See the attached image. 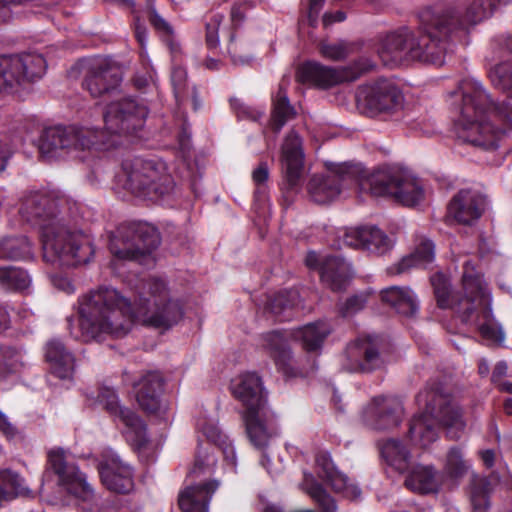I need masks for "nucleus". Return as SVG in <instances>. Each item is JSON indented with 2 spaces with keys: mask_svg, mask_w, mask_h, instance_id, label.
<instances>
[{
  "mask_svg": "<svg viewBox=\"0 0 512 512\" xmlns=\"http://www.w3.org/2000/svg\"><path fill=\"white\" fill-rule=\"evenodd\" d=\"M78 314V327L71 329V334L88 342L106 334L124 335L133 322L167 330L184 312L180 301L170 297L163 280L149 278L141 282L133 305L116 289L101 287L79 298Z\"/></svg>",
  "mask_w": 512,
  "mask_h": 512,
  "instance_id": "nucleus-1",
  "label": "nucleus"
},
{
  "mask_svg": "<svg viewBox=\"0 0 512 512\" xmlns=\"http://www.w3.org/2000/svg\"><path fill=\"white\" fill-rule=\"evenodd\" d=\"M491 65L488 75L492 85L505 93V99L495 104L480 81L463 79L459 84L460 102L455 109L454 133L463 143L494 150L502 137L512 130V36H500L492 42Z\"/></svg>",
  "mask_w": 512,
  "mask_h": 512,
  "instance_id": "nucleus-2",
  "label": "nucleus"
},
{
  "mask_svg": "<svg viewBox=\"0 0 512 512\" xmlns=\"http://www.w3.org/2000/svg\"><path fill=\"white\" fill-rule=\"evenodd\" d=\"M60 198L54 191H34L25 195L20 203L21 217L41 229L43 259L47 263L81 265L88 263L94 248L91 238L70 230L57 218Z\"/></svg>",
  "mask_w": 512,
  "mask_h": 512,
  "instance_id": "nucleus-3",
  "label": "nucleus"
},
{
  "mask_svg": "<svg viewBox=\"0 0 512 512\" xmlns=\"http://www.w3.org/2000/svg\"><path fill=\"white\" fill-rule=\"evenodd\" d=\"M453 16V11L433 12L425 15L423 31L400 28L381 37L375 48L384 65L419 61L441 66L451 48V28L444 24Z\"/></svg>",
  "mask_w": 512,
  "mask_h": 512,
  "instance_id": "nucleus-4",
  "label": "nucleus"
},
{
  "mask_svg": "<svg viewBox=\"0 0 512 512\" xmlns=\"http://www.w3.org/2000/svg\"><path fill=\"white\" fill-rule=\"evenodd\" d=\"M431 284L440 308H452L461 322L474 327L484 340L498 344L504 342L503 328L492 314L491 294L470 261L464 263L462 292L451 295L450 283L441 273L431 277Z\"/></svg>",
  "mask_w": 512,
  "mask_h": 512,
  "instance_id": "nucleus-5",
  "label": "nucleus"
},
{
  "mask_svg": "<svg viewBox=\"0 0 512 512\" xmlns=\"http://www.w3.org/2000/svg\"><path fill=\"white\" fill-rule=\"evenodd\" d=\"M196 427L210 443L203 446L199 444L196 459L191 469L188 479L190 483L179 494L178 502L183 512H208L209 503L212 495L219 487L217 480H207L216 466L217 459L215 457V449L221 450L224 455L225 462L231 466L233 471L236 470V453L233 445L230 443L226 435L222 433L218 427L217 420L213 417L201 416L197 419Z\"/></svg>",
  "mask_w": 512,
  "mask_h": 512,
  "instance_id": "nucleus-6",
  "label": "nucleus"
},
{
  "mask_svg": "<svg viewBox=\"0 0 512 512\" xmlns=\"http://www.w3.org/2000/svg\"><path fill=\"white\" fill-rule=\"evenodd\" d=\"M416 402L423 411L410 422L409 437L414 445L425 448L434 443L438 439L439 425L448 429L450 438L460 437L465 423L459 408L452 403L448 394L439 388H426L417 395Z\"/></svg>",
  "mask_w": 512,
  "mask_h": 512,
  "instance_id": "nucleus-7",
  "label": "nucleus"
},
{
  "mask_svg": "<svg viewBox=\"0 0 512 512\" xmlns=\"http://www.w3.org/2000/svg\"><path fill=\"white\" fill-rule=\"evenodd\" d=\"M230 390L244 407L242 418L251 444L256 449L264 450L277 434V428L274 414L267 407L261 378L252 372L240 374L232 379Z\"/></svg>",
  "mask_w": 512,
  "mask_h": 512,
  "instance_id": "nucleus-8",
  "label": "nucleus"
},
{
  "mask_svg": "<svg viewBox=\"0 0 512 512\" xmlns=\"http://www.w3.org/2000/svg\"><path fill=\"white\" fill-rule=\"evenodd\" d=\"M149 110L136 98L127 97L111 102L104 112V130H92L94 140L106 141L96 145L97 149H110L120 144L118 138L143 128Z\"/></svg>",
  "mask_w": 512,
  "mask_h": 512,
  "instance_id": "nucleus-9",
  "label": "nucleus"
},
{
  "mask_svg": "<svg viewBox=\"0 0 512 512\" xmlns=\"http://www.w3.org/2000/svg\"><path fill=\"white\" fill-rule=\"evenodd\" d=\"M331 331L332 326L326 321L310 323L293 332L271 331L262 335L261 347L274 359L280 370L285 374H291L293 357L288 339L301 341L307 351H317Z\"/></svg>",
  "mask_w": 512,
  "mask_h": 512,
  "instance_id": "nucleus-10",
  "label": "nucleus"
},
{
  "mask_svg": "<svg viewBox=\"0 0 512 512\" xmlns=\"http://www.w3.org/2000/svg\"><path fill=\"white\" fill-rule=\"evenodd\" d=\"M124 187L132 194L158 199L173 192L175 184L166 164L157 160L134 159L123 164Z\"/></svg>",
  "mask_w": 512,
  "mask_h": 512,
  "instance_id": "nucleus-11",
  "label": "nucleus"
},
{
  "mask_svg": "<svg viewBox=\"0 0 512 512\" xmlns=\"http://www.w3.org/2000/svg\"><path fill=\"white\" fill-rule=\"evenodd\" d=\"M362 191L374 196H391L405 206L417 205L424 196L421 183L412 174L396 167L378 169L359 183Z\"/></svg>",
  "mask_w": 512,
  "mask_h": 512,
  "instance_id": "nucleus-12",
  "label": "nucleus"
},
{
  "mask_svg": "<svg viewBox=\"0 0 512 512\" xmlns=\"http://www.w3.org/2000/svg\"><path fill=\"white\" fill-rule=\"evenodd\" d=\"M160 244L157 229L147 223L132 222L120 225L109 241L111 254L118 260L142 261Z\"/></svg>",
  "mask_w": 512,
  "mask_h": 512,
  "instance_id": "nucleus-13",
  "label": "nucleus"
},
{
  "mask_svg": "<svg viewBox=\"0 0 512 512\" xmlns=\"http://www.w3.org/2000/svg\"><path fill=\"white\" fill-rule=\"evenodd\" d=\"M42 482H54L67 493L83 502H92L95 495L86 476L79 470L66 450L54 447L47 451V460L43 471Z\"/></svg>",
  "mask_w": 512,
  "mask_h": 512,
  "instance_id": "nucleus-14",
  "label": "nucleus"
},
{
  "mask_svg": "<svg viewBox=\"0 0 512 512\" xmlns=\"http://www.w3.org/2000/svg\"><path fill=\"white\" fill-rule=\"evenodd\" d=\"M376 64L367 57H360L350 65L334 68L316 61L303 63L297 71V79L303 84L329 88L344 82L355 81L374 70Z\"/></svg>",
  "mask_w": 512,
  "mask_h": 512,
  "instance_id": "nucleus-15",
  "label": "nucleus"
},
{
  "mask_svg": "<svg viewBox=\"0 0 512 512\" xmlns=\"http://www.w3.org/2000/svg\"><path fill=\"white\" fill-rule=\"evenodd\" d=\"M100 144L106 145L107 142L94 140L90 129L76 131L71 127L55 126L44 130L39 138L38 149L43 158L53 159L71 150L96 148Z\"/></svg>",
  "mask_w": 512,
  "mask_h": 512,
  "instance_id": "nucleus-16",
  "label": "nucleus"
},
{
  "mask_svg": "<svg viewBox=\"0 0 512 512\" xmlns=\"http://www.w3.org/2000/svg\"><path fill=\"white\" fill-rule=\"evenodd\" d=\"M90 405H101L115 419L122 422L128 441L137 448L143 447L147 442L146 426L141 418L132 410L119 405L116 392L109 387H102L88 398Z\"/></svg>",
  "mask_w": 512,
  "mask_h": 512,
  "instance_id": "nucleus-17",
  "label": "nucleus"
},
{
  "mask_svg": "<svg viewBox=\"0 0 512 512\" xmlns=\"http://www.w3.org/2000/svg\"><path fill=\"white\" fill-rule=\"evenodd\" d=\"M357 102L367 115L375 117L399 110L403 105V95L394 83L381 79L361 86L357 92Z\"/></svg>",
  "mask_w": 512,
  "mask_h": 512,
  "instance_id": "nucleus-18",
  "label": "nucleus"
},
{
  "mask_svg": "<svg viewBox=\"0 0 512 512\" xmlns=\"http://www.w3.org/2000/svg\"><path fill=\"white\" fill-rule=\"evenodd\" d=\"M338 365L348 373H367L379 369L383 359L375 336L359 337L347 344L338 357Z\"/></svg>",
  "mask_w": 512,
  "mask_h": 512,
  "instance_id": "nucleus-19",
  "label": "nucleus"
},
{
  "mask_svg": "<svg viewBox=\"0 0 512 512\" xmlns=\"http://www.w3.org/2000/svg\"><path fill=\"white\" fill-rule=\"evenodd\" d=\"M82 86L92 97H100L117 88L122 80L120 68L109 59L95 57L84 61Z\"/></svg>",
  "mask_w": 512,
  "mask_h": 512,
  "instance_id": "nucleus-20",
  "label": "nucleus"
},
{
  "mask_svg": "<svg viewBox=\"0 0 512 512\" xmlns=\"http://www.w3.org/2000/svg\"><path fill=\"white\" fill-rule=\"evenodd\" d=\"M98 471L103 485L108 490L120 494H126L133 490V469L115 452L108 450L102 455Z\"/></svg>",
  "mask_w": 512,
  "mask_h": 512,
  "instance_id": "nucleus-21",
  "label": "nucleus"
},
{
  "mask_svg": "<svg viewBox=\"0 0 512 512\" xmlns=\"http://www.w3.org/2000/svg\"><path fill=\"white\" fill-rule=\"evenodd\" d=\"M305 263L309 269L317 270L321 281L334 291L343 289L351 277L350 263L340 257L323 256L311 251Z\"/></svg>",
  "mask_w": 512,
  "mask_h": 512,
  "instance_id": "nucleus-22",
  "label": "nucleus"
},
{
  "mask_svg": "<svg viewBox=\"0 0 512 512\" xmlns=\"http://www.w3.org/2000/svg\"><path fill=\"white\" fill-rule=\"evenodd\" d=\"M353 180L354 175L346 165H337L325 176H312L308 183V192L315 203L328 204L340 195L344 185Z\"/></svg>",
  "mask_w": 512,
  "mask_h": 512,
  "instance_id": "nucleus-23",
  "label": "nucleus"
},
{
  "mask_svg": "<svg viewBox=\"0 0 512 512\" xmlns=\"http://www.w3.org/2000/svg\"><path fill=\"white\" fill-rule=\"evenodd\" d=\"M304 150L302 138L295 130H291L284 138L281 146V166L288 189L300 186L304 170Z\"/></svg>",
  "mask_w": 512,
  "mask_h": 512,
  "instance_id": "nucleus-24",
  "label": "nucleus"
},
{
  "mask_svg": "<svg viewBox=\"0 0 512 512\" xmlns=\"http://www.w3.org/2000/svg\"><path fill=\"white\" fill-rule=\"evenodd\" d=\"M402 415V403L396 397H375L362 412L364 422L377 430L398 426Z\"/></svg>",
  "mask_w": 512,
  "mask_h": 512,
  "instance_id": "nucleus-25",
  "label": "nucleus"
},
{
  "mask_svg": "<svg viewBox=\"0 0 512 512\" xmlns=\"http://www.w3.org/2000/svg\"><path fill=\"white\" fill-rule=\"evenodd\" d=\"M501 0H473L466 6L465 11L461 14L457 9L448 7L442 10H437V13H445L453 11V16L444 24L446 28H452L451 40L460 30H467L468 28L477 25L485 19L492 16Z\"/></svg>",
  "mask_w": 512,
  "mask_h": 512,
  "instance_id": "nucleus-26",
  "label": "nucleus"
},
{
  "mask_svg": "<svg viewBox=\"0 0 512 512\" xmlns=\"http://www.w3.org/2000/svg\"><path fill=\"white\" fill-rule=\"evenodd\" d=\"M347 246L367 250L378 255L390 251L394 240L375 225H365L348 230L344 235Z\"/></svg>",
  "mask_w": 512,
  "mask_h": 512,
  "instance_id": "nucleus-27",
  "label": "nucleus"
},
{
  "mask_svg": "<svg viewBox=\"0 0 512 512\" xmlns=\"http://www.w3.org/2000/svg\"><path fill=\"white\" fill-rule=\"evenodd\" d=\"M485 198L472 190L459 191L448 205V215L458 223L471 225L485 210Z\"/></svg>",
  "mask_w": 512,
  "mask_h": 512,
  "instance_id": "nucleus-28",
  "label": "nucleus"
},
{
  "mask_svg": "<svg viewBox=\"0 0 512 512\" xmlns=\"http://www.w3.org/2000/svg\"><path fill=\"white\" fill-rule=\"evenodd\" d=\"M136 399L147 413H156L161 409V395L164 390V378L158 371H148L133 383Z\"/></svg>",
  "mask_w": 512,
  "mask_h": 512,
  "instance_id": "nucleus-29",
  "label": "nucleus"
},
{
  "mask_svg": "<svg viewBox=\"0 0 512 512\" xmlns=\"http://www.w3.org/2000/svg\"><path fill=\"white\" fill-rule=\"evenodd\" d=\"M9 65L14 86L40 79L46 71V61L37 53L9 56Z\"/></svg>",
  "mask_w": 512,
  "mask_h": 512,
  "instance_id": "nucleus-30",
  "label": "nucleus"
},
{
  "mask_svg": "<svg viewBox=\"0 0 512 512\" xmlns=\"http://www.w3.org/2000/svg\"><path fill=\"white\" fill-rule=\"evenodd\" d=\"M318 476L327 482L336 493L355 500L360 497L361 490L349 478L336 469L328 455H319L316 458Z\"/></svg>",
  "mask_w": 512,
  "mask_h": 512,
  "instance_id": "nucleus-31",
  "label": "nucleus"
},
{
  "mask_svg": "<svg viewBox=\"0 0 512 512\" xmlns=\"http://www.w3.org/2000/svg\"><path fill=\"white\" fill-rule=\"evenodd\" d=\"M45 359L53 375L64 380L72 378L75 370V358L59 339L47 342Z\"/></svg>",
  "mask_w": 512,
  "mask_h": 512,
  "instance_id": "nucleus-32",
  "label": "nucleus"
},
{
  "mask_svg": "<svg viewBox=\"0 0 512 512\" xmlns=\"http://www.w3.org/2000/svg\"><path fill=\"white\" fill-rule=\"evenodd\" d=\"M408 471L404 484L409 490L420 494L439 491L441 483L433 465L417 464Z\"/></svg>",
  "mask_w": 512,
  "mask_h": 512,
  "instance_id": "nucleus-33",
  "label": "nucleus"
},
{
  "mask_svg": "<svg viewBox=\"0 0 512 512\" xmlns=\"http://www.w3.org/2000/svg\"><path fill=\"white\" fill-rule=\"evenodd\" d=\"M434 258V243L431 240L423 239L411 254L390 266L387 271L391 275H399L409 271L411 268H426L434 261Z\"/></svg>",
  "mask_w": 512,
  "mask_h": 512,
  "instance_id": "nucleus-34",
  "label": "nucleus"
},
{
  "mask_svg": "<svg viewBox=\"0 0 512 512\" xmlns=\"http://www.w3.org/2000/svg\"><path fill=\"white\" fill-rule=\"evenodd\" d=\"M381 298L393 307L397 313L412 316L418 311V301L414 292L408 287L392 286L382 290Z\"/></svg>",
  "mask_w": 512,
  "mask_h": 512,
  "instance_id": "nucleus-35",
  "label": "nucleus"
},
{
  "mask_svg": "<svg viewBox=\"0 0 512 512\" xmlns=\"http://www.w3.org/2000/svg\"><path fill=\"white\" fill-rule=\"evenodd\" d=\"M381 455L390 467L400 473L408 471L411 467L412 454L399 439L385 441L381 446Z\"/></svg>",
  "mask_w": 512,
  "mask_h": 512,
  "instance_id": "nucleus-36",
  "label": "nucleus"
},
{
  "mask_svg": "<svg viewBox=\"0 0 512 512\" xmlns=\"http://www.w3.org/2000/svg\"><path fill=\"white\" fill-rule=\"evenodd\" d=\"M296 116L295 108L290 104L286 88L282 82L277 94L273 97V106L270 118V127L275 133H279L287 122Z\"/></svg>",
  "mask_w": 512,
  "mask_h": 512,
  "instance_id": "nucleus-37",
  "label": "nucleus"
},
{
  "mask_svg": "<svg viewBox=\"0 0 512 512\" xmlns=\"http://www.w3.org/2000/svg\"><path fill=\"white\" fill-rule=\"evenodd\" d=\"M471 462L465 457L464 451L459 446L448 449L443 461V475L452 481L458 482L471 469Z\"/></svg>",
  "mask_w": 512,
  "mask_h": 512,
  "instance_id": "nucleus-38",
  "label": "nucleus"
},
{
  "mask_svg": "<svg viewBox=\"0 0 512 512\" xmlns=\"http://www.w3.org/2000/svg\"><path fill=\"white\" fill-rule=\"evenodd\" d=\"M31 491L19 474L10 470L0 471V506L20 496H28Z\"/></svg>",
  "mask_w": 512,
  "mask_h": 512,
  "instance_id": "nucleus-39",
  "label": "nucleus"
},
{
  "mask_svg": "<svg viewBox=\"0 0 512 512\" xmlns=\"http://www.w3.org/2000/svg\"><path fill=\"white\" fill-rule=\"evenodd\" d=\"M32 255L31 243L25 236L6 237L0 241V259L21 260Z\"/></svg>",
  "mask_w": 512,
  "mask_h": 512,
  "instance_id": "nucleus-40",
  "label": "nucleus"
},
{
  "mask_svg": "<svg viewBox=\"0 0 512 512\" xmlns=\"http://www.w3.org/2000/svg\"><path fill=\"white\" fill-rule=\"evenodd\" d=\"M489 481L486 477L472 474L468 485V495L475 512L485 511L489 506Z\"/></svg>",
  "mask_w": 512,
  "mask_h": 512,
  "instance_id": "nucleus-41",
  "label": "nucleus"
},
{
  "mask_svg": "<svg viewBox=\"0 0 512 512\" xmlns=\"http://www.w3.org/2000/svg\"><path fill=\"white\" fill-rule=\"evenodd\" d=\"M298 302L299 294L296 290H284L270 299L268 308L280 321H286L291 318V310Z\"/></svg>",
  "mask_w": 512,
  "mask_h": 512,
  "instance_id": "nucleus-42",
  "label": "nucleus"
},
{
  "mask_svg": "<svg viewBox=\"0 0 512 512\" xmlns=\"http://www.w3.org/2000/svg\"><path fill=\"white\" fill-rule=\"evenodd\" d=\"M31 284L29 274L18 267H0V285L6 290L22 291Z\"/></svg>",
  "mask_w": 512,
  "mask_h": 512,
  "instance_id": "nucleus-43",
  "label": "nucleus"
},
{
  "mask_svg": "<svg viewBox=\"0 0 512 512\" xmlns=\"http://www.w3.org/2000/svg\"><path fill=\"white\" fill-rule=\"evenodd\" d=\"M153 2L154 0H147V5L149 8V22L160 35L162 40L170 46L172 51H174L176 49V45L173 41V27L161 15L158 14L153 5Z\"/></svg>",
  "mask_w": 512,
  "mask_h": 512,
  "instance_id": "nucleus-44",
  "label": "nucleus"
},
{
  "mask_svg": "<svg viewBox=\"0 0 512 512\" xmlns=\"http://www.w3.org/2000/svg\"><path fill=\"white\" fill-rule=\"evenodd\" d=\"M319 52L326 59L340 61L353 52V44L344 40H338L333 43L321 42L319 44Z\"/></svg>",
  "mask_w": 512,
  "mask_h": 512,
  "instance_id": "nucleus-45",
  "label": "nucleus"
},
{
  "mask_svg": "<svg viewBox=\"0 0 512 512\" xmlns=\"http://www.w3.org/2000/svg\"><path fill=\"white\" fill-rule=\"evenodd\" d=\"M0 364L6 378L20 372L25 366L23 354L13 348H8L3 352Z\"/></svg>",
  "mask_w": 512,
  "mask_h": 512,
  "instance_id": "nucleus-46",
  "label": "nucleus"
},
{
  "mask_svg": "<svg viewBox=\"0 0 512 512\" xmlns=\"http://www.w3.org/2000/svg\"><path fill=\"white\" fill-rule=\"evenodd\" d=\"M231 107L237 117L241 120L247 119L251 121H258L264 115L263 109H256L246 105L240 99L232 98L230 100Z\"/></svg>",
  "mask_w": 512,
  "mask_h": 512,
  "instance_id": "nucleus-47",
  "label": "nucleus"
},
{
  "mask_svg": "<svg viewBox=\"0 0 512 512\" xmlns=\"http://www.w3.org/2000/svg\"><path fill=\"white\" fill-rule=\"evenodd\" d=\"M187 73L181 68H174L171 75L173 90L177 101H183L187 95Z\"/></svg>",
  "mask_w": 512,
  "mask_h": 512,
  "instance_id": "nucleus-48",
  "label": "nucleus"
},
{
  "mask_svg": "<svg viewBox=\"0 0 512 512\" xmlns=\"http://www.w3.org/2000/svg\"><path fill=\"white\" fill-rule=\"evenodd\" d=\"M224 16L220 13L211 15L206 22V43L209 48H217L219 45L218 30Z\"/></svg>",
  "mask_w": 512,
  "mask_h": 512,
  "instance_id": "nucleus-49",
  "label": "nucleus"
},
{
  "mask_svg": "<svg viewBox=\"0 0 512 512\" xmlns=\"http://www.w3.org/2000/svg\"><path fill=\"white\" fill-rule=\"evenodd\" d=\"M367 302V297L364 294L354 295L348 298L345 303L340 307V312L343 316L352 315L364 308Z\"/></svg>",
  "mask_w": 512,
  "mask_h": 512,
  "instance_id": "nucleus-50",
  "label": "nucleus"
},
{
  "mask_svg": "<svg viewBox=\"0 0 512 512\" xmlns=\"http://www.w3.org/2000/svg\"><path fill=\"white\" fill-rule=\"evenodd\" d=\"M252 6V3L248 1L237 2L232 6L230 12V21L234 28L239 27L243 23L246 11L249 10Z\"/></svg>",
  "mask_w": 512,
  "mask_h": 512,
  "instance_id": "nucleus-51",
  "label": "nucleus"
},
{
  "mask_svg": "<svg viewBox=\"0 0 512 512\" xmlns=\"http://www.w3.org/2000/svg\"><path fill=\"white\" fill-rule=\"evenodd\" d=\"M12 76L9 56H0V91H6L7 89L13 88V80L10 79Z\"/></svg>",
  "mask_w": 512,
  "mask_h": 512,
  "instance_id": "nucleus-52",
  "label": "nucleus"
},
{
  "mask_svg": "<svg viewBox=\"0 0 512 512\" xmlns=\"http://www.w3.org/2000/svg\"><path fill=\"white\" fill-rule=\"evenodd\" d=\"M269 178V168L266 162H261L257 168L252 172V180L257 186L256 192L262 191V186L267 182Z\"/></svg>",
  "mask_w": 512,
  "mask_h": 512,
  "instance_id": "nucleus-53",
  "label": "nucleus"
},
{
  "mask_svg": "<svg viewBox=\"0 0 512 512\" xmlns=\"http://www.w3.org/2000/svg\"><path fill=\"white\" fill-rule=\"evenodd\" d=\"M134 30H135V37L141 46L140 56L142 59H145L148 56L147 50H146L147 41H148L147 29L142 23H140L139 19H137L135 22Z\"/></svg>",
  "mask_w": 512,
  "mask_h": 512,
  "instance_id": "nucleus-54",
  "label": "nucleus"
},
{
  "mask_svg": "<svg viewBox=\"0 0 512 512\" xmlns=\"http://www.w3.org/2000/svg\"><path fill=\"white\" fill-rule=\"evenodd\" d=\"M0 432L7 439H13L17 435V429L10 423L7 416L2 411H0Z\"/></svg>",
  "mask_w": 512,
  "mask_h": 512,
  "instance_id": "nucleus-55",
  "label": "nucleus"
},
{
  "mask_svg": "<svg viewBox=\"0 0 512 512\" xmlns=\"http://www.w3.org/2000/svg\"><path fill=\"white\" fill-rule=\"evenodd\" d=\"M13 153L14 151L8 143L0 142V174L7 168Z\"/></svg>",
  "mask_w": 512,
  "mask_h": 512,
  "instance_id": "nucleus-56",
  "label": "nucleus"
},
{
  "mask_svg": "<svg viewBox=\"0 0 512 512\" xmlns=\"http://www.w3.org/2000/svg\"><path fill=\"white\" fill-rule=\"evenodd\" d=\"M325 0H310L308 8V19L312 26H314L318 20L319 13L323 8Z\"/></svg>",
  "mask_w": 512,
  "mask_h": 512,
  "instance_id": "nucleus-57",
  "label": "nucleus"
},
{
  "mask_svg": "<svg viewBox=\"0 0 512 512\" xmlns=\"http://www.w3.org/2000/svg\"><path fill=\"white\" fill-rule=\"evenodd\" d=\"M346 19V13L338 10L335 12H326L323 15L322 21L324 26H329L334 23L343 22Z\"/></svg>",
  "mask_w": 512,
  "mask_h": 512,
  "instance_id": "nucleus-58",
  "label": "nucleus"
},
{
  "mask_svg": "<svg viewBox=\"0 0 512 512\" xmlns=\"http://www.w3.org/2000/svg\"><path fill=\"white\" fill-rule=\"evenodd\" d=\"M53 283L58 289L64 291L66 294H73L75 292V286L68 278H55Z\"/></svg>",
  "mask_w": 512,
  "mask_h": 512,
  "instance_id": "nucleus-59",
  "label": "nucleus"
},
{
  "mask_svg": "<svg viewBox=\"0 0 512 512\" xmlns=\"http://www.w3.org/2000/svg\"><path fill=\"white\" fill-rule=\"evenodd\" d=\"M233 39H234V36L231 35L230 37V44L228 46V52L231 54V59L233 61L234 64H246L248 63V59L247 58H244V57H238L236 55V45L233 43Z\"/></svg>",
  "mask_w": 512,
  "mask_h": 512,
  "instance_id": "nucleus-60",
  "label": "nucleus"
},
{
  "mask_svg": "<svg viewBox=\"0 0 512 512\" xmlns=\"http://www.w3.org/2000/svg\"><path fill=\"white\" fill-rule=\"evenodd\" d=\"M507 364L504 361H500L496 364L493 373H492V381L497 382L501 377L506 375L507 373Z\"/></svg>",
  "mask_w": 512,
  "mask_h": 512,
  "instance_id": "nucleus-61",
  "label": "nucleus"
},
{
  "mask_svg": "<svg viewBox=\"0 0 512 512\" xmlns=\"http://www.w3.org/2000/svg\"><path fill=\"white\" fill-rule=\"evenodd\" d=\"M10 317L5 307L0 305V332L8 328Z\"/></svg>",
  "mask_w": 512,
  "mask_h": 512,
  "instance_id": "nucleus-62",
  "label": "nucleus"
},
{
  "mask_svg": "<svg viewBox=\"0 0 512 512\" xmlns=\"http://www.w3.org/2000/svg\"><path fill=\"white\" fill-rule=\"evenodd\" d=\"M495 454L492 450L481 452V459L486 467L491 468L494 465Z\"/></svg>",
  "mask_w": 512,
  "mask_h": 512,
  "instance_id": "nucleus-63",
  "label": "nucleus"
},
{
  "mask_svg": "<svg viewBox=\"0 0 512 512\" xmlns=\"http://www.w3.org/2000/svg\"><path fill=\"white\" fill-rule=\"evenodd\" d=\"M479 373L483 376L489 373V365L486 360L482 359L478 365Z\"/></svg>",
  "mask_w": 512,
  "mask_h": 512,
  "instance_id": "nucleus-64",
  "label": "nucleus"
}]
</instances>
